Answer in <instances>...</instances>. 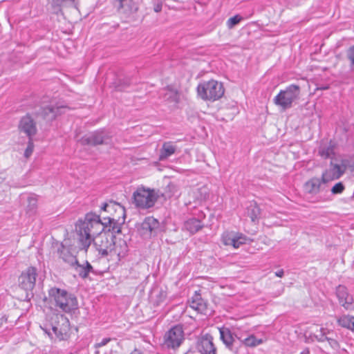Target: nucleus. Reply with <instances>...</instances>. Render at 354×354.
Masks as SVG:
<instances>
[{
	"label": "nucleus",
	"mask_w": 354,
	"mask_h": 354,
	"mask_svg": "<svg viewBox=\"0 0 354 354\" xmlns=\"http://www.w3.org/2000/svg\"><path fill=\"white\" fill-rule=\"evenodd\" d=\"M162 3L160 0H158L154 2L153 10L156 12H160L162 10Z\"/></svg>",
	"instance_id": "42"
},
{
	"label": "nucleus",
	"mask_w": 354,
	"mask_h": 354,
	"mask_svg": "<svg viewBox=\"0 0 354 354\" xmlns=\"http://www.w3.org/2000/svg\"><path fill=\"white\" fill-rule=\"evenodd\" d=\"M34 147L33 138H28V145L24 152V156L26 158H29L32 155Z\"/></svg>",
	"instance_id": "39"
},
{
	"label": "nucleus",
	"mask_w": 354,
	"mask_h": 354,
	"mask_svg": "<svg viewBox=\"0 0 354 354\" xmlns=\"http://www.w3.org/2000/svg\"><path fill=\"white\" fill-rule=\"evenodd\" d=\"M75 0H52L53 6L60 7L66 1H74Z\"/></svg>",
	"instance_id": "43"
},
{
	"label": "nucleus",
	"mask_w": 354,
	"mask_h": 354,
	"mask_svg": "<svg viewBox=\"0 0 354 354\" xmlns=\"http://www.w3.org/2000/svg\"><path fill=\"white\" fill-rule=\"evenodd\" d=\"M160 95L162 96L164 101L169 103L177 104L179 102V93L176 90L169 86L164 88L161 91Z\"/></svg>",
	"instance_id": "24"
},
{
	"label": "nucleus",
	"mask_w": 354,
	"mask_h": 354,
	"mask_svg": "<svg viewBox=\"0 0 354 354\" xmlns=\"http://www.w3.org/2000/svg\"><path fill=\"white\" fill-rule=\"evenodd\" d=\"M115 6L122 18L130 19L135 17L138 10V3L133 0H115Z\"/></svg>",
	"instance_id": "11"
},
{
	"label": "nucleus",
	"mask_w": 354,
	"mask_h": 354,
	"mask_svg": "<svg viewBox=\"0 0 354 354\" xmlns=\"http://www.w3.org/2000/svg\"><path fill=\"white\" fill-rule=\"evenodd\" d=\"M189 307L193 310H205L206 308V302L202 298L199 291H195L194 295L188 301Z\"/></svg>",
	"instance_id": "26"
},
{
	"label": "nucleus",
	"mask_w": 354,
	"mask_h": 354,
	"mask_svg": "<svg viewBox=\"0 0 354 354\" xmlns=\"http://www.w3.org/2000/svg\"><path fill=\"white\" fill-rule=\"evenodd\" d=\"M353 317L350 316H344L338 319L337 322L340 326L342 327L348 328L351 330V326L353 322Z\"/></svg>",
	"instance_id": "37"
},
{
	"label": "nucleus",
	"mask_w": 354,
	"mask_h": 354,
	"mask_svg": "<svg viewBox=\"0 0 354 354\" xmlns=\"http://www.w3.org/2000/svg\"><path fill=\"white\" fill-rule=\"evenodd\" d=\"M203 227V224L200 219L191 218L185 221L183 227L190 234H194L201 230Z\"/></svg>",
	"instance_id": "27"
},
{
	"label": "nucleus",
	"mask_w": 354,
	"mask_h": 354,
	"mask_svg": "<svg viewBox=\"0 0 354 354\" xmlns=\"http://www.w3.org/2000/svg\"><path fill=\"white\" fill-rule=\"evenodd\" d=\"M159 226V222L157 219L152 216L145 218L142 223L141 229L144 231L143 234L146 235H151L152 232L157 229Z\"/></svg>",
	"instance_id": "25"
},
{
	"label": "nucleus",
	"mask_w": 354,
	"mask_h": 354,
	"mask_svg": "<svg viewBox=\"0 0 354 354\" xmlns=\"http://www.w3.org/2000/svg\"><path fill=\"white\" fill-rule=\"evenodd\" d=\"M301 354H310V351H309V349L308 348H306L305 350H304Z\"/></svg>",
	"instance_id": "49"
},
{
	"label": "nucleus",
	"mask_w": 354,
	"mask_h": 354,
	"mask_svg": "<svg viewBox=\"0 0 354 354\" xmlns=\"http://www.w3.org/2000/svg\"><path fill=\"white\" fill-rule=\"evenodd\" d=\"M196 348L201 354H216V348L210 335L203 337L198 342Z\"/></svg>",
	"instance_id": "18"
},
{
	"label": "nucleus",
	"mask_w": 354,
	"mask_h": 354,
	"mask_svg": "<svg viewBox=\"0 0 354 354\" xmlns=\"http://www.w3.org/2000/svg\"><path fill=\"white\" fill-rule=\"evenodd\" d=\"M106 218L102 221L100 216L90 212L86 214L83 221H80L76 226V230L79 234L80 249L87 252L92 243V240L97 234L106 230Z\"/></svg>",
	"instance_id": "1"
},
{
	"label": "nucleus",
	"mask_w": 354,
	"mask_h": 354,
	"mask_svg": "<svg viewBox=\"0 0 354 354\" xmlns=\"http://www.w3.org/2000/svg\"><path fill=\"white\" fill-rule=\"evenodd\" d=\"M222 239L225 245H232L234 248H239L247 241V237L241 234H234L229 232L224 233Z\"/></svg>",
	"instance_id": "17"
},
{
	"label": "nucleus",
	"mask_w": 354,
	"mask_h": 354,
	"mask_svg": "<svg viewBox=\"0 0 354 354\" xmlns=\"http://www.w3.org/2000/svg\"><path fill=\"white\" fill-rule=\"evenodd\" d=\"M197 92L201 99L214 102L222 97L225 89L221 82L211 80L199 84Z\"/></svg>",
	"instance_id": "2"
},
{
	"label": "nucleus",
	"mask_w": 354,
	"mask_h": 354,
	"mask_svg": "<svg viewBox=\"0 0 354 354\" xmlns=\"http://www.w3.org/2000/svg\"><path fill=\"white\" fill-rule=\"evenodd\" d=\"M127 252L128 245L127 242L122 239L115 240L110 253V259L120 261L127 255Z\"/></svg>",
	"instance_id": "16"
},
{
	"label": "nucleus",
	"mask_w": 354,
	"mask_h": 354,
	"mask_svg": "<svg viewBox=\"0 0 354 354\" xmlns=\"http://www.w3.org/2000/svg\"><path fill=\"white\" fill-rule=\"evenodd\" d=\"M26 213L30 216L34 215L37 209V196L35 194L30 195L27 198Z\"/></svg>",
	"instance_id": "31"
},
{
	"label": "nucleus",
	"mask_w": 354,
	"mask_h": 354,
	"mask_svg": "<svg viewBox=\"0 0 354 354\" xmlns=\"http://www.w3.org/2000/svg\"><path fill=\"white\" fill-rule=\"evenodd\" d=\"M318 153L323 158H328L334 153L333 146L330 144H322L319 147Z\"/></svg>",
	"instance_id": "32"
},
{
	"label": "nucleus",
	"mask_w": 354,
	"mask_h": 354,
	"mask_svg": "<svg viewBox=\"0 0 354 354\" xmlns=\"http://www.w3.org/2000/svg\"><path fill=\"white\" fill-rule=\"evenodd\" d=\"M37 276V268L30 266L21 273L19 277L20 286L25 290H32L35 286Z\"/></svg>",
	"instance_id": "15"
},
{
	"label": "nucleus",
	"mask_w": 354,
	"mask_h": 354,
	"mask_svg": "<svg viewBox=\"0 0 354 354\" xmlns=\"http://www.w3.org/2000/svg\"><path fill=\"white\" fill-rule=\"evenodd\" d=\"M132 199L137 208L147 209L153 207L158 195L154 189L140 186L133 192Z\"/></svg>",
	"instance_id": "4"
},
{
	"label": "nucleus",
	"mask_w": 354,
	"mask_h": 354,
	"mask_svg": "<svg viewBox=\"0 0 354 354\" xmlns=\"http://www.w3.org/2000/svg\"><path fill=\"white\" fill-rule=\"evenodd\" d=\"M49 326L59 340H65L69 337L70 324L64 315L53 313L50 317Z\"/></svg>",
	"instance_id": "8"
},
{
	"label": "nucleus",
	"mask_w": 354,
	"mask_h": 354,
	"mask_svg": "<svg viewBox=\"0 0 354 354\" xmlns=\"http://www.w3.org/2000/svg\"><path fill=\"white\" fill-rule=\"evenodd\" d=\"M246 214L247 216L251 218L252 222H257L259 219L261 209L256 203L252 202L247 207Z\"/></svg>",
	"instance_id": "30"
},
{
	"label": "nucleus",
	"mask_w": 354,
	"mask_h": 354,
	"mask_svg": "<svg viewBox=\"0 0 354 354\" xmlns=\"http://www.w3.org/2000/svg\"><path fill=\"white\" fill-rule=\"evenodd\" d=\"M344 190V185L341 182L336 183L331 189V192L333 194H341Z\"/></svg>",
	"instance_id": "40"
},
{
	"label": "nucleus",
	"mask_w": 354,
	"mask_h": 354,
	"mask_svg": "<svg viewBox=\"0 0 354 354\" xmlns=\"http://www.w3.org/2000/svg\"><path fill=\"white\" fill-rule=\"evenodd\" d=\"M346 57L349 62V67L351 71H354V45L350 46L346 53Z\"/></svg>",
	"instance_id": "36"
},
{
	"label": "nucleus",
	"mask_w": 354,
	"mask_h": 354,
	"mask_svg": "<svg viewBox=\"0 0 354 354\" xmlns=\"http://www.w3.org/2000/svg\"><path fill=\"white\" fill-rule=\"evenodd\" d=\"M284 272L283 270H279L275 272V275L279 277H282L283 276Z\"/></svg>",
	"instance_id": "45"
},
{
	"label": "nucleus",
	"mask_w": 354,
	"mask_h": 354,
	"mask_svg": "<svg viewBox=\"0 0 354 354\" xmlns=\"http://www.w3.org/2000/svg\"><path fill=\"white\" fill-rule=\"evenodd\" d=\"M177 149V146L173 142H165L160 150L159 160L164 161L168 159L176 152Z\"/></svg>",
	"instance_id": "23"
},
{
	"label": "nucleus",
	"mask_w": 354,
	"mask_h": 354,
	"mask_svg": "<svg viewBox=\"0 0 354 354\" xmlns=\"http://www.w3.org/2000/svg\"><path fill=\"white\" fill-rule=\"evenodd\" d=\"M221 339L227 348L235 354H245V346L242 339L232 333L230 328L222 327L219 329Z\"/></svg>",
	"instance_id": "9"
},
{
	"label": "nucleus",
	"mask_w": 354,
	"mask_h": 354,
	"mask_svg": "<svg viewBox=\"0 0 354 354\" xmlns=\"http://www.w3.org/2000/svg\"><path fill=\"white\" fill-rule=\"evenodd\" d=\"M71 268H73L82 279H86L89 272H93V267L88 261L86 262V266H84L80 264L77 260V263H75Z\"/></svg>",
	"instance_id": "28"
},
{
	"label": "nucleus",
	"mask_w": 354,
	"mask_h": 354,
	"mask_svg": "<svg viewBox=\"0 0 354 354\" xmlns=\"http://www.w3.org/2000/svg\"><path fill=\"white\" fill-rule=\"evenodd\" d=\"M351 324H352L351 330L353 331H354V317H353V322H351Z\"/></svg>",
	"instance_id": "50"
},
{
	"label": "nucleus",
	"mask_w": 354,
	"mask_h": 354,
	"mask_svg": "<svg viewBox=\"0 0 354 354\" xmlns=\"http://www.w3.org/2000/svg\"><path fill=\"white\" fill-rule=\"evenodd\" d=\"M44 330L45 331L46 333L48 334V335L51 338L53 339V336H52V333L50 332V328H47V326H46L45 328H44Z\"/></svg>",
	"instance_id": "47"
},
{
	"label": "nucleus",
	"mask_w": 354,
	"mask_h": 354,
	"mask_svg": "<svg viewBox=\"0 0 354 354\" xmlns=\"http://www.w3.org/2000/svg\"><path fill=\"white\" fill-rule=\"evenodd\" d=\"M115 235L106 233V230L92 240L96 250L102 257L110 256L113 245H114Z\"/></svg>",
	"instance_id": "10"
},
{
	"label": "nucleus",
	"mask_w": 354,
	"mask_h": 354,
	"mask_svg": "<svg viewBox=\"0 0 354 354\" xmlns=\"http://www.w3.org/2000/svg\"><path fill=\"white\" fill-rule=\"evenodd\" d=\"M308 333V337L314 341L324 342L327 339V333L329 331L326 328H319L317 325L313 326L306 332Z\"/></svg>",
	"instance_id": "22"
},
{
	"label": "nucleus",
	"mask_w": 354,
	"mask_h": 354,
	"mask_svg": "<svg viewBox=\"0 0 354 354\" xmlns=\"http://www.w3.org/2000/svg\"><path fill=\"white\" fill-rule=\"evenodd\" d=\"M49 326L59 340H65L69 337L70 324L64 315L53 313L50 317Z\"/></svg>",
	"instance_id": "7"
},
{
	"label": "nucleus",
	"mask_w": 354,
	"mask_h": 354,
	"mask_svg": "<svg viewBox=\"0 0 354 354\" xmlns=\"http://www.w3.org/2000/svg\"><path fill=\"white\" fill-rule=\"evenodd\" d=\"M299 95L300 87L296 84H290L279 91L274 97L273 102L285 111L292 106L293 103L299 99Z\"/></svg>",
	"instance_id": "3"
},
{
	"label": "nucleus",
	"mask_w": 354,
	"mask_h": 354,
	"mask_svg": "<svg viewBox=\"0 0 354 354\" xmlns=\"http://www.w3.org/2000/svg\"><path fill=\"white\" fill-rule=\"evenodd\" d=\"M134 315H131V317L128 318V322L131 324H137L145 322L147 319H145L142 315V311H134Z\"/></svg>",
	"instance_id": "34"
},
{
	"label": "nucleus",
	"mask_w": 354,
	"mask_h": 354,
	"mask_svg": "<svg viewBox=\"0 0 354 354\" xmlns=\"http://www.w3.org/2000/svg\"><path fill=\"white\" fill-rule=\"evenodd\" d=\"M111 341L110 338H104L100 342L96 343L95 345V348L102 347L106 345Z\"/></svg>",
	"instance_id": "44"
},
{
	"label": "nucleus",
	"mask_w": 354,
	"mask_h": 354,
	"mask_svg": "<svg viewBox=\"0 0 354 354\" xmlns=\"http://www.w3.org/2000/svg\"><path fill=\"white\" fill-rule=\"evenodd\" d=\"M49 296L53 299L56 306L62 310H77V301L72 294L59 288H51Z\"/></svg>",
	"instance_id": "6"
},
{
	"label": "nucleus",
	"mask_w": 354,
	"mask_h": 354,
	"mask_svg": "<svg viewBox=\"0 0 354 354\" xmlns=\"http://www.w3.org/2000/svg\"><path fill=\"white\" fill-rule=\"evenodd\" d=\"M349 168H354V160L343 158L335 162H331L329 168L322 174V180L324 183L340 178Z\"/></svg>",
	"instance_id": "5"
},
{
	"label": "nucleus",
	"mask_w": 354,
	"mask_h": 354,
	"mask_svg": "<svg viewBox=\"0 0 354 354\" xmlns=\"http://www.w3.org/2000/svg\"><path fill=\"white\" fill-rule=\"evenodd\" d=\"M109 138L108 133L104 130H98L83 136L80 142L83 145L96 146L106 143V140Z\"/></svg>",
	"instance_id": "13"
},
{
	"label": "nucleus",
	"mask_w": 354,
	"mask_h": 354,
	"mask_svg": "<svg viewBox=\"0 0 354 354\" xmlns=\"http://www.w3.org/2000/svg\"><path fill=\"white\" fill-rule=\"evenodd\" d=\"M57 253L59 257L62 261L69 265L71 267L77 263V257L71 252L68 247L65 246L63 243H61L59 247L57 248Z\"/></svg>",
	"instance_id": "21"
},
{
	"label": "nucleus",
	"mask_w": 354,
	"mask_h": 354,
	"mask_svg": "<svg viewBox=\"0 0 354 354\" xmlns=\"http://www.w3.org/2000/svg\"><path fill=\"white\" fill-rule=\"evenodd\" d=\"M110 207V205L107 204V203H104L103 205L101 207V209L105 212H108L109 211V208Z\"/></svg>",
	"instance_id": "46"
},
{
	"label": "nucleus",
	"mask_w": 354,
	"mask_h": 354,
	"mask_svg": "<svg viewBox=\"0 0 354 354\" xmlns=\"http://www.w3.org/2000/svg\"><path fill=\"white\" fill-rule=\"evenodd\" d=\"M108 221L106 222V232L110 233L113 235L114 234H118L121 232V227L117 223V221L111 218H107Z\"/></svg>",
	"instance_id": "33"
},
{
	"label": "nucleus",
	"mask_w": 354,
	"mask_h": 354,
	"mask_svg": "<svg viewBox=\"0 0 354 354\" xmlns=\"http://www.w3.org/2000/svg\"><path fill=\"white\" fill-rule=\"evenodd\" d=\"M326 340L328 341V344L333 348L337 349L339 347V343L336 339L327 337V339H326Z\"/></svg>",
	"instance_id": "41"
},
{
	"label": "nucleus",
	"mask_w": 354,
	"mask_h": 354,
	"mask_svg": "<svg viewBox=\"0 0 354 354\" xmlns=\"http://www.w3.org/2000/svg\"><path fill=\"white\" fill-rule=\"evenodd\" d=\"M243 19V18L239 15H234V17H230L227 21V26L229 29H232L235 26H236L237 24H239L242 20Z\"/></svg>",
	"instance_id": "38"
},
{
	"label": "nucleus",
	"mask_w": 354,
	"mask_h": 354,
	"mask_svg": "<svg viewBox=\"0 0 354 354\" xmlns=\"http://www.w3.org/2000/svg\"><path fill=\"white\" fill-rule=\"evenodd\" d=\"M336 295L339 304L346 309L353 308V297L350 295L345 286L339 285L337 287Z\"/></svg>",
	"instance_id": "20"
},
{
	"label": "nucleus",
	"mask_w": 354,
	"mask_h": 354,
	"mask_svg": "<svg viewBox=\"0 0 354 354\" xmlns=\"http://www.w3.org/2000/svg\"><path fill=\"white\" fill-rule=\"evenodd\" d=\"M18 127L19 132L24 133L28 138H33L37 133L36 122L29 114L21 118Z\"/></svg>",
	"instance_id": "14"
},
{
	"label": "nucleus",
	"mask_w": 354,
	"mask_h": 354,
	"mask_svg": "<svg viewBox=\"0 0 354 354\" xmlns=\"http://www.w3.org/2000/svg\"><path fill=\"white\" fill-rule=\"evenodd\" d=\"M243 345L245 346V353H246V347L247 346H256L262 343L261 339H257L255 336L250 335L243 340H242Z\"/></svg>",
	"instance_id": "35"
},
{
	"label": "nucleus",
	"mask_w": 354,
	"mask_h": 354,
	"mask_svg": "<svg viewBox=\"0 0 354 354\" xmlns=\"http://www.w3.org/2000/svg\"><path fill=\"white\" fill-rule=\"evenodd\" d=\"M130 354H142L140 351L135 349L133 352H131Z\"/></svg>",
	"instance_id": "48"
},
{
	"label": "nucleus",
	"mask_w": 354,
	"mask_h": 354,
	"mask_svg": "<svg viewBox=\"0 0 354 354\" xmlns=\"http://www.w3.org/2000/svg\"><path fill=\"white\" fill-rule=\"evenodd\" d=\"M184 333L181 325H176L168 330L164 336L165 344L169 348H177L182 343Z\"/></svg>",
	"instance_id": "12"
},
{
	"label": "nucleus",
	"mask_w": 354,
	"mask_h": 354,
	"mask_svg": "<svg viewBox=\"0 0 354 354\" xmlns=\"http://www.w3.org/2000/svg\"><path fill=\"white\" fill-rule=\"evenodd\" d=\"M67 109L64 106H53L49 105L42 108L41 115L43 118L47 121H52L55 119L57 115H61L64 113V110Z\"/></svg>",
	"instance_id": "19"
},
{
	"label": "nucleus",
	"mask_w": 354,
	"mask_h": 354,
	"mask_svg": "<svg viewBox=\"0 0 354 354\" xmlns=\"http://www.w3.org/2000/svg\"><path fill=\"white\" fill-rule=\"evenodd\" d=\"M322 183H324L322 180V178H314L308 180L305 184V189L306 192L310 194H317L320 190V187Z\"/></svg>",
	"instance_id": "29"
}]
</instances>
